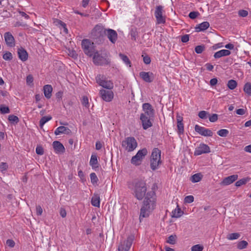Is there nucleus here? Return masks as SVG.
<instances>
[{
  "label": "nucleus",
  "mask_w": 251,
  "mask_h": 251,
  "mask_svg": "<svg viewBox=\"0 0 251 251\" xmlns=\"http://www.w3.org/2000/svg\"><path fill=\"white\" fill-rule=\"evenodd\" d=\"M36 152L38 155H43L44 154V149L41 146H37L36 149Z\"/></svg>",
  "instance_id": "obj_55"
},
{
  "label": "nucleus",
  "mask_w": 251,
  "mask_h": 251,
  "mask_svg": "<svg viewBox=\"0 0 251 251\" xmlns=\"http://www.w3.org/2000/svg\"><path fill=\"white\" fill-rule=\"evenodd\" d=\"M71 133L72 131L69 128L64 126H60L57 127L54 131V134L56 135H58L62 133L69 135Z\"/></svg>",
  "instance_id": "obj_20"
},
{
  "label": "nucleus",
  "mask_w": 251,
  "mask_h": 251,
  "mask_svg": "<svg viewBox=\"0 0 251 251\" xmlns=\"http://www.w3.org/2000/svg\"><path fill=\"white\" fill-rule=\"evenodd\" d=\"M3 59L7 61H10L12 59V54L9 51H6L2 56Z\"/></svg>",
  "instance_id": "obj_45"
},
{
  "label": "nucleus",
  "mask_w": 251,
  "mask_h": 251,
  "mask_svg": "<svg viewBox=\"0 0 251 251\" xmlns=\"http://www.w3.org/2000/svg\"><path fill=\"white\" fill-rule=\"evenodd\" d=\"M155 194L153 192L147 193L145 200L143 201V205L140 209L139 219L141 221L144 218L149 216L150 213L155 207V201L154 198Z\"/></svg>",
  "instance_id": "obj_1"
},
{
  "label": "nucleus",
  "mask_w": 251,
  "mask_h": 251,
  "mask_svg": "<svg viewBox=\"0 0 251 251\" xmlns=\"http://www.w3.org/2000/svg\"><path fill=\"white\" fill-rule=\"evenodd\" d=\"M248 178H244L240 179L235 183V186L237 187H240L242 185L246 184V183L249 180Z\"/></svg>",
  "instance_id": "obj_40"
},
{
  "label": "nucleus",
  "mask_w": 251,
  "mask_h": 251,
  "mask_svg": "<svg viewBox=\"0 0 251 251\" xmlns=\"http://www.w3.org/2000/svg\"><path fill=\"white\" fill-rule=\"evenodd\" d=\"M183 213L181 209L177 206V207L172 211V217L174 218L180 217Z\"/></svg>",
  "instance_id": "obj_31"
},
{
  "label": "nucleus",
  "mask_w": 251,
  "mask_h": 251,
  "mask_svg": "<svg viewBox=\"0 0 251 251\" xmlns=\"http://www.w3.org/2000/svg\"><path fill=\"white\" fill-rule=\"evenodd\" d=\"M200 13L198 11H192L190 12L189 14V17L191 19H195L199 15Z\"/></svg>",
  "instance_id": "obj_50"
},
{
  "label": "nucleus",
  "mask_w": 251,
  "mask_h": 251,
  "mask_svg": "<svg viewBox=\"0 0 251 251\" xmlns=\"http://www.w3.org/2000/svg\"><path fill=\"white\" fill-rule=\"evenodd\" d=\"M91 204L93 206L99 207L100 205V198L99 195L94 194L91 199Z\"/></svg>",
  "instance_id": "obj_28"
},
{
  "label": "nucleus",
  "mask_w": 251,
  "mask_h": 251,
  "mask_svg": "<svg viewBox=\"0 0 251 251\" xmlns=\"http://www.w3.org/2000/svg\"><path fill=\"white\" fill-rule=\"evenodd\" d=\"M52 119V117L50 116H44L39 121V125L41 127L43 126L48 121Z\"/></svg>",
  "instance_id": "obj_35"
},
{
  "label": "nucleus",
  "mask_w": 251,
  "mask_h": 251,
  "mask_svg": "<svg viewBox=\"0 0 251 251\" xmlns=\"http://www.w3.org/2000/svg\"><path fill=\"white\" fill-rule=\"evenodd\" d=\"M100 94L101 99L107 102L111 101L113 99V92L110 90L101 89L100 91Z\"/></svg>",
  "instance_id": "obj_12"
},
{
  "label": "nucleus",
  "mask_w": 251,
  "mask_h": 251,
  "mask_svg": "<svg viewBox=\"0 0 251 251\" xmlns=\"http://www.w3.org/2000/svg\"><path fill=\"white\" fill-rule=\"evenodd\" d=\"M238 13L242 17H246L248 15V11L243 9L239 10Z\"/></svg>",
  "instance_id": "obj_52"
},
{
  "label": "nucleus",
  "mask_w": 251,
  "mask_h": 251,
  "mask_svg": "<svg viewBox=\"0 0 251 251\" xmlns=\"http://www.w3.org/2000/svg\"><path fill=\"white\" fill-rule=\"evenodd\" d=\"M0 112L2 114H7L10 112V109L8 106L1 105L0 106Z\"/></svg>",
  "instance_id": "obj_43"
},
{
  "label": "nucleus",
  "mask_w": 251,
  "mask_h": 251,
  "mask_svg": "<svg viewBox=\"0 0 251 251\" xmlns=\"http://www.w3.org/2000/svg\"><path fill=\"white\" fill-rule=\"evenodd\" d=\"M93 60L94 63L97 66H103L110 63V60L105 56H102L98 51L93 52Z\"/></svg>",
  "instance_id": "obj_7"
},
{
  "label": "nucleus",
  "mask_w": 251,
  "mask_h": 251,
  "mask_svg": "<svg viewBox=\"0 0 251 251\" xmlns=\"http://www.w3.org/2000/svg\"><path fill=\"white\" fill-rule=\"evenodd\" d=\"M122 146L129 152L133 151L137 147V142L134 137H128L122 142Z\"/></svg>",
  "instance_id": "obj_4"
},
{
  "label": "nucleus",
  "mask_w": 251,
  "mask_h": 251,
  "mask_svg": "<svg viewBox=\"0 0 251 251\" xmlns=\"http://www.w3.org/2000/svg\"><path fill=\"white\" fill-rule=\"evenodd\" d=\"M6 244L9 247L13 248L14 247L15 243V242L13 240L8 239L6 241Z\"/></svg>",
  "instance_id": "obj_56"
},
{
  "label": "nucleus",
  "mask_w": 251,
  "mask_h": 251,
  "mask_svg": "<svg viewBox=\"0 0 251 251\" xmlns=\"http://www.w3.org/2000/svg\"><path fill=\"white\" fill-rule=\"evenodd\" d=\"M44 94L47 99L50 98L51 96V93L52 91V88L50 85H45L43 88Z\"/></svg>",
  "instance_id": "obj_25"
},
{
  "label": "nucleus",
  "mask_w": 251,
  "mask_h": 251,
  "mask_svg": "<svg viewBox=\"0 0 251 251\" xmlns=\"http://www.w3.org/2000/svg\"><path fill=\"white\" fill-rule=\"evenodd\" d=\"M202 177V175L201 173H197L191 176L190 180L193 183L198 182L201 180Z\"/></svg>",
  "instance_id": "obj_30"
},
{
  "label": "nucleus",
  "mask_w": 251,
  "mask_h": 251,
  "mask_svg": "<svg viewBox=\"0 0 251 251\" xmlns=\"http://www.w3.org/2000/svg\"><path fill=\"white\" fill-rule=\"evenodd\" d=\"M59 213L60 216L62 218H65L66 216L67 213L66 210L63 208H61L59 210Z\"/></svg>",
  "instance_id": "obj_60"
},
{
  "label": "nucleus",
  "mask_w": 251,
  "mask_h": 251,
  "mask_svg": "<svg viewBox=\"0 0 251 251\" xmlns=\"http://www.w3.org/2000/svg\"><path fill=\"white\" fill-rule=\"evenodd\" d=\"M26 83L28 84L32 83L33 81V78L31 75H29L26 76Z\"/></svg>",
  "instance_id": "obj_57"
},
{
  "label": "nucleus",
  "mask_w": 251,
  "mask_h": 251,
  "mask_svg": "<svg viewBox=\"0 0 251 251\" xmlns=\"http://www.w3.org/2000/svg\"><path fill=\"white\" fill-rule=\"evenodd\" d=\"M139 76L144 81L148 83L152 82L154 79V75L151 72H141L139 73Z\"/></svg>",
  "instance_id": "obj_14"
},
{
  "label": "nucleus",
  "mask_w": 251,
  "mask_h": 251,
  "mask_svg": "<svg viewBox=\"0 0 251 251\" xmlns=\"http://www.w3.org/2000/svg\"><path fill=\"white\" fill-rule=\"evenodd\" d=\"M153 117L146 116L143 114L140 115V119L141 121L142 126L144 129L146 130L152 126L151 120Z\"/></svg>",
  "instance_id": "obj_11"
},
{
  "label": "nucleus",
  "mask_w": 251,
  "mask_h": 251,
  "mask_svg": "<svg viewBox=\"0 0 251 251\" xmlns=\"http://www.w3.org/2000/svg\"><path fill=\"white\" fill-rule=\"evenodd\" d=\"M119 56L120 57L121 59L123 60V61L129 67H131V62L129 60L128 57L122 53L119 54Z\"/></svg>",
  "instance_id": "obj_32"
},
{
  "label": "nucleus",
  "mask_w": 251,
  "mask_h": 251,
  "mask_svg": "<svg viewBox=\"0 0 251 251\" xmlns=\"http://www.w3.org/2000/svg\"><path fill=\"white\" fill-rule=\"evenodd\" d=\"M205 66L206 69L210 71H212L214 68L213 66L210 63H206Z\"/></svg>",
  "instance_id": "obj_64"
},
{
  "label": "nucleus",
  "mask_w": 251,
  "mask_h": 251,
  "mask_svg": "<svg viewBox=\"0 0 251 251\" xmlns=\"http://www.w3.org/2000/svg\"><path fill=\"white\" fill-rule=\"evenodd\" d=\"M195 130L200 135L204 136L211 137L213 136V132L211 130L205 128L204 127L198 125L195 126Z\"/></svg>",
  "instance_id": "obj_13"
},
{
  "label": "nucleus",
  "mask_w": 251,
  "mask_h": 251,
  "mask_svg": "<svg viewBox=\"0 0 251 251\" xmlns=\"http://www.w3.org/2000/svg\"><path fill=\"white\" fill-rule=\"evenodd\" d=\"M218 116L217 114H213L211 116H209V120L210 122L214 123L218 120Z\"/></svg>",
  "instance_id": "obj_53"
},
{
  "label": "nucleus",
  "mask_w": 251,
  "mask_h": 251,
  "mask_svg": "<svg viewBox=\"0 0 251 251\" xmlns=\"http://www.w3.org/2000/svg\"><path fill=\"white\" fill-rule=\"evenodd\" d=\"M205 47L204 45H199L195 47V50L198 54H200L204 50Z\"/></svg>",
  "instance_id": "obj_46"
},
{
  "label": "nucleus",
  "mask_w": 251,
  "mask_h": 251,
  "mask_svg": "<svg viewBox=\"0 0 251 251\" xmlns=\"http://www.w3.org/2000/svg\"><path fill=\"white\" fill-rule=\"evenodd\" d=\"M81 103L85 107H88L89 106L88 99L86 96L83 97Z\"/></svg>",
  "instance_id": "obj_54"
},
{
  "label": "nucleus",
  "mask_w": 251,
  "mask_h": 251,
  "mask_svg": "<svg viewBox=\"0 0 251 251\" xmlns=\"http://www.w3.org/2000/svg\"><path fill=\"white\" fill-rule=\"evenodd\" d=\"M210 152V148L208 145L204 144H201L199 147L195 149L194 155L198 156L203 153H209Z\"/></svg>",
  "instance_id": "obj_15"
},
{
  "label": "nucleus",
  "mask_w": 251,
  "mask_h": 251,
  "mask_svg": "<svg viewBox=\"0 0 251 251\" xmlns=\"http://www.w3.org/2000/svg\"><path fill=\"white\" fill-rule=\"evenodd\" d=\"M148 154V151L146 148H143L138 151L136 154L133 156L131 159V163L135 166H139L144 157Z\"/></svg>",
  "instance_id": "obj_5"
},
{
  "label": "nucleus",
  "mask_w": 251,
  "mask_h": 251,
  "mask_svg": "<svg viewBox=\"0 0 251 251\" xmlns=\"http://www.w3.org/2000/svg\"><path fill=\"white\" fill-rule=\"evenodd\" d=\"M107 29L101 24L97 25L92 31V36L94 39L103 38L106 35Z\"/></svg>",
  "instance_id": "obj_6"
},
{
  "label": "nucleus",
  "mask_w": 251,
  "mask_h": 251,
  "mask_svg": "<svg viewBox=\"0 0 251 251\" xmlns=\"http://www.w3.org/2000/svg\"><path fill=\"white\" fill-rule=\"evenodd\" d=\"M163 9L161 5L157 6L155 10L154 15L156 19L157 24H165L166 22V17L163 15Z\"/></svg>",
  "instance_id": "obj_9"
},
{
  "label": "nucleus",
  "mask_w": 251,
  "mask_h": 251,
  "mask_svg": "<svg viewBox=\"0 0 251 251\" xmlns=\"http://www.w3.org/2000/svg\"><path fill=\"white\" fill-rule=\"evenodd\" d=\"M8 120L11 124H17L19 122L18 117L14 115H10L8 116Z\"/></svg>",
  "instance_id": "obj_37"
},
{
  "label": "nucleus",
  "mask_w": 251,
  "mask_h": 251,
  "mask_svg": "<svg viewBox=\"0 0 251 251\" xmlns=\"http://www.w3.org/2000/svg\"><path fill=\"white\" fill-rule=\"evenodd\" d=\"M237 85L236 81L233 79L229 80L227 84L228 88L230 90L234 89L237 87Z\"/></svg>",
  "instance_id": "obj_36"
},
{
  "label": "nucleus",
  "mask_w": 251,
  "mask_h": 251,
  "mask_svg": "<svg viewBox=\"0 0 251 251\" xmlns=\"http://www.w3.org/2000/svg\"><path fill=\"white\" fill-rule=\"evenodd\" d=\"M18 55L20 59L22 61H25L28 59V53L23 48H19L18 50Z\"/></svg>",
  "instance_id": "obj_21"
},
{
  "label": "nucleus",
  "mask_w": 251,
  "mask_h": 251,
  "mask_svg": "<svg viewBox=\"0 0 251 251\" xmlns=\"http://www.w3.org/2000/svg\"><path fill=\"white\" fill-rule=\"evenodd\" d=\"M54 149L58 152H63L65 151V148L60 142L55 141L52 144Z\"/></svg>",
  "instance_id": "obj_26"
},
{
  "label": "nucleus",
  "mask_w": 251,
  "mask_h": 251,
  "mask_svg": "<svg viewBox=\"0 0 251 251\" xmlns=\"http://www.w3.org/2000/svg\"><path fill=\"white\" fill-rule=\"evenodd\" d=\"M91 182L93 185H96L99 181L98 178L95 173H92L90 175Z\"/></svg>",
  "instance_id": "obj_39"
},
{
  "label": "nucleus",
  "mask_w": 251,
  "mask_h": 251,
  "mask_svg": "<svg viewBox=\"0 0 251 251\" xmlns=\"http://www.w3.org/2000/svg\"><path fill=\"white\" fill-rule=\"evenodd\" d=\"M43 213V209L41 206H36V213L38 215H41Z\"/></svg>",
  "instance_id": "obj_61"
},
{
  "label": "nucleus",
  "mask_w": 251,
  "mask_h": 251,
  "mask_svg": "<svg viewBox=\"0 0 251 251\" xmlns=\"http://www.w3.org/2000/svg\"><path fill=\"white\" fill-rule=\"evenodd\" d=\"M89 163L93 169L96 170V168H99V163L96 155H92Z\"/></svg>",
  "instance_id": "obj_27"
},
{
  "label": "nucleus",
  "mask_w": 251,
  "mask_h": 251,
  "mask_svg": "<svg viewBox=\"0 0 251 251\" xmlns=\"http://www.w3.org/2000/svg\"><path fill=\"white\" fill-rule=\"evenodd\" d=\"M82 48L84 53L89 56H92L94 51L89 39H83L81 42Z\"/></svg>",
  "instance_id": "obj_10"
},
{
  "label": "nucleus",
  "mask_w": 251,
  "mask_h": 251,
  "mask_svg": "<svg viewBox=\"0 0 251 251\" xmlns=\"http://www.w3.org/2000/svg\"><path fill=\"white\" fill-rule=\"evenodd\" d=\"M134 197L138 200H142L145 196L147 192V184L145 181L136 180L132 183Z\"/></svg>",
  "instance_id": "obj_2"
},
{
  "label": "nucleus",
  "mask_w": 251,
  "mask_h": 251,
  "mask_svg": "<svg viewBox=\"0 0 251 251\" xmlns=\"http://www.w3.org/2000/svg\"><path fill=\"white\" fill-rule=\"evenodd\" d=\"M96 79L97 82L100 86L102 82L105 80V77L103 75L100 74L96 77Z\"/></svg>",
  "instance_id": "obj_42"
},
{
  "label": "nucleus",
  "mask_w": 251,
  "mask_h": 251,
  "mask_svg": "<svg viewBox=\"0 0 251 251\" xmlns=\"http://www.w3.org/2000/svg\"><path fill=\"white\" fill-rule=\"evenodd\" d=\"M143 61L146 64H149L151 61L150 57H149L148 56H146L144 57Z\"/></svg>",
  "instance_id": "obj_63"
},
{
  "label": "nucleus",
  "mask_w": 251,
  "mask_h": 251,
  "mask_svg": "<svg viewBox=\"0 0 251 251\" xmlns=\"http://www.w3.org/2000/svg\"><path fill=\"white\" fill-rule=\"evenodd\" d=\"M161 151L158 148H155L152 150L151 156V168L153 171L156 170L161 163Z\"/></svg>",
  "instance_id": "obj_3"
},
{
  "label": "nucleus",
  "mask_w": 251,
  "mask_h": 251,
  "mask_svg": "<svg viewBox=\"0 0 251 251\" xmlns=\"http://www.w3.org/2000/svg\"><path fill=\"white\" fill-rule=\"evenodd\" d=\"M240 236L239 233H230L227 235V239L230 240H233L238 239Z\"/></svg>",
  "instance_id": "obj_38"
},
{
  "label": "nucleus",
  "mask_w": 251,
  "mask_h": 251,
  "mask_svg": "<svg viewBox=\"0 0 251 251\" xmlns=\"http://www.w3.org/2000/svg\"><path fill=\"white\" fill-rule=\"evenodd\" d=\"M244 91L249 96H251V83L247 82L244 86Z\"/></svg>",
  "instance_id": "obj_33"
},
{
  "label": "nucleus",
  "mask_w": 251,
  "mask_h": 251,
  "mask_svg": "<svg viewBox=\"0 0 251 251\" xmlns=\"http://www.w3.org/2000/svg\"><path fill=\"white\" fill-rule=\"evenodd\" d=\"M217 82H218L217 79L216 78H212L210 80V85L211 86H214L217 83Z\"/></svg>",
  "instance_id": "obj_62"
},
{
  "label": "nucleus",
  "mask_w": 251,
  "mask_h": 251,
  "mask_svg": "<svg viewBox=\"0 0 251 251\" xmlns=\"http://www.w3.org/2000/svg\"><path fill=\"white\" fill-rule=\"evenodd\" d=\"M103 83L100 85L103 88H106L108 90H111L113 88V83L110 80H104Z\"/></svg>",
  "instance_id": "obj_29"
},
{
  "label": "nucleus",
  "mask_w": 251,
  "mask_h": 251,
  "mask_svg": "<svg viewBox=\"0 0 251 251\" xmlns=\"http://www.w3.org/2000/svg\"><path fill=\"white\" fill-rule=\"evenodd\" d=\"M203 249L202 246L197 244L195 245L191 248V251H202Z\"/></svg>",
  "instance_id": "obj_47"
},
{
  "label": "nucleus",
  "mask_w": 251,
  "mask_h": 251,
  "mask_svg": "<svg viewBox=\"0 0 251 251\" xmlns=\"http://www.w3.org/2000/svg\"><path fill=\"white\" fill-rule=\"evenodd\" d=\"M246 110L243 108H240L236 110V114L239 115H243L246 113Z\"/></svg>",
  "instance_id": "obj_59"
},
{
  "label": "nucleus",
  "mask_w": 251,
  "mask_h": 251,
  "mask_svg": "<svg viewBox=\"0 0 251 251\" xmlns=\"http://www.w3.org/2000/svg\"><path fill=\"white\" fill-rule=\"evenodd\" d=\"M194 198L192 195L186 196L184 199V202L185 203H190L194 201Z\"/></svg>",
  "instance_id": "obj_51"
},
{
  "label": "nucleus",
  "mask_w": 251,
  "mask_h": 251,
  "mask_svg": "<svg viewBox=\"0 0 251 251\" xmlns=\"http://www.w3.org/2000/svg\"><path fill=\"white\" fill-rule=\"evenodd\" d=\"M189 40V35L188 34H185L181 37V42L183 43H186Z\"/></svg>",
  "instance_id": "obj_58"
},
{
  "label": "nucleus",
  "mask_w": 251,
  "mask_h": 251,
  "mask_svg": "<svg viewBox=\"0 0 251 251\" xmlns=\"http://www.w3.org/2000/svg\"><path fill=\"white\" fill-rule=\"evenodd\" d=\"M109 41L113 44H115L118 39V34L117 32L112 29L108 28L107 29L106 35Z\"/></svg>",
  "instance_id": "obj_17"
},
{
  "label": "nucleus",
  "mask_w": 251,
  "mask_h": 251,
  "mask_svg": "<svg viewBox=\"0 0 251 251\" xmlns=\"http://www.w3.org/2000/svg\"><path fill=\"white\" fill-rule=\"evenodd\" d=\"M208 115V113L206 111H201L198 114L199 117L202 119H205L207 118V116Z\"/></svg>",
  "instance_id": "obj_48"
},
{
  "label": "nucleus",
  "mask_w": 251,
  "mask_h": 251,
  "mask_svg": "<svg viewBox=\"0 0 251 251\" xmlns=\"http://www.w3.org/2000/svg\"><path fill=\"white\" fill-rule=\"evenodd\" d=\"M229 131L226 129H222L218 131L217 134L221 137H226L228 135Z\"/></svg>",
  "instance_id": "obj_44"
},
{
  "label": "nucleus",
  "mask_w": 251,
  "mask_h": 251,
  "mask_svg": "<svg viewBox=\"0 0 251 251\" xmlns=\"http://www.w3.org/2000/svg\"><path fill=\"white\" fill-rule=\"evenodd\" d=\"M248 243L247 241L243 240L239 242L237 244V248L239 250H242L247 248Z\"/></svg>",
  "instance_id": "obj_41"
},
{
  "label": "nucleus",
  "mask_w": 251,
  "mask_h": 251,
  "mask_svg": "<svg viewBox=\"0 0 251 251\" xmlns=\"http://www.w3.org/2000/svg\"><path fill=\"white\" fill-rule=\"evenodd\" d=\"M176 119L177 132L179 134H183L184 132V126L182 123L183 118L180 116H177Z\"/></svg>",
  "instance_id": "obj_22"
},
{
  "label": "nucleus",
  "mask_w": 251,
  "mask_h": 251,
  "mask_svg": "<svg viewBox=\"0 0 251 251\" xmlns=\"http://www.w3.org/2000/svg\"><path fill=\"white\" fill-rule=\"evenodd\" d=\"M209 23L208 22H203L198 25L195 29L197 32H200L207 29L209 27Z\"/></svg>",
  "instance_id": "obj_24"
},
{
  "label": "nucleus",
  "mask_w": 251,
  "mask_h": 251,
  "mask_svg": "<svg viewBox=\"0 0 251 251\" xmlns=\"http://www.w3.org/2000/svg\"><path fill=\"white\" fill-rule=\"evenodd\" d=\"M238 178L237 175H233L227 177H225L223 181L221 182V184L224 186L228 185L235 180H236Z\"/></svg>",
  "instance_id": "obj_19"
},
{
  "label": "nucleus",
  "mask_w": 251,
  "mask_h": 251,
  "mask_svg": "<svg viewBox=\"0 0 251 251\" xmlns=\"http://www.w3.org/2000/svg\"><path fill=\"white\" fill-rule=\"evenodd\" d=\"M134 236L133 235L129 236L126 240L121 242L118 246V251H128L131 246Z\"/></svg>",
  "instance_id": "obj_8"
},
{
  "label": "nucleus",
  "mask_w": 251,
  "mask_h": 251,
  "mask_svg": "<svg viewBox=\"0 0 251 251\" xmlns=\"http://www.w3.org/2000/svg\"><path fill=\"white\" fill-rule=\"evenodd\" d=\"M8 165L7 163L5 162H1L0 164V171L1 172L5 171L7 170Z\"/></svg>",
  "instance_id": "obj_49"
},
{
  "label": "nucleus",
  "mask_w": 251,
  "mask_h": 251,
  "mask_svg": "<svg viewBox=\"0 0 251 251\" xmlns=\"http://www.w3.org/2000/svg\"><path fill=\"white\" fill-rule=\"evenodd\" d=\"M231 53L230 51L227 50H222L215 52L214 54L215 58H219L223 56H228Z\"/></svg>",
  "instance_id": "obj_23"
},
{
  "label": "nucleus",
  "mask_w": 251,
  "mask_h": 251,
  "mask_svg": "<svg viewBox=\"0 0 251 251\" xmlns=\"http://www.w3.org/2000/svg\"><path fill=\"white\" fill-rule=\"evenodd\" d=\"M144 113H142L146 116L154 117V110L151 105L149 103H145L142 105Z\"/></svg>",
  "instance_id": "obj_16"
},
{
  "label": "nucleus",
  "mask_w": 251,
  "mask_h": 251,
  "mask_svg": "<svg viewBox=\"0 0 251 251\" xmlns=\"http://www.w3.org/2000/svg\"><path fill=\"white\" fill-rule=\"evenodd\" d=\"M5 42L8 47H13L15 46V39L11 33L7 32L4 35Z\"/></svg>",
  "instance_id": "obj_18"
},
{
  "label": "nucleus",
  "mask_w": 251,
  "mask_h": 251,
  "mask_svg": "<svg viewBox=\"0 0 251 251\" xmlns=\"http://www.w3.org/2000/svg\"><path fill=\"white\" fill-rule=\"evenodd\" d=\"M177 236L176 234L171 235L168 237L166 242L170 244L174 245L176 243Z\"/></svg>",
  "instance_id": "obj_34"
}]
</instances>
